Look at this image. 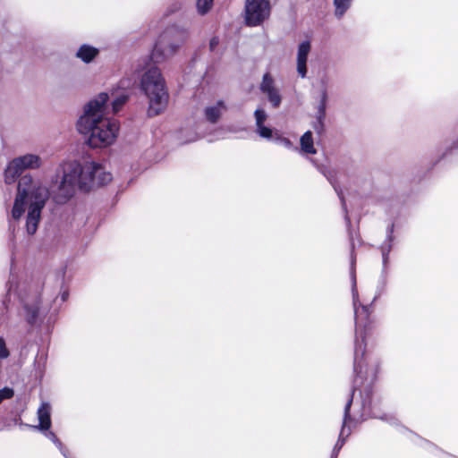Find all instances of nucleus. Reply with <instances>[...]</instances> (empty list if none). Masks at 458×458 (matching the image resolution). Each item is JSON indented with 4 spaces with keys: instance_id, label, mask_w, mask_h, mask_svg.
<instances>
[{
    "instance_id": "28",
    "label": "nucleus",
    "mask_w": 458,
    "mask_h": 458,
    "mask_svg": "<svg viewBox=\"0 0 458 458\" xmlns=\"http://www.w3.org/2000/svg\"><path fill=\"white\" fill-rule=\"evenodd\" d=\"M46 437L47 438H49L61 450V452L64 454V456H66V454L63 450L62 443L59 441V439L57 438V437L55 436V434L54 432L47 431L46 433Z\"/></svg>"
},
{
    "instance_id": "19",
    "label": "nucleus",
    "mask_w": 458,
    "mask_h": 458,
    "mask_svg": "<svg viewBox=\"0 0 458 458\" xmlns=\"http://www.w3.org/2000/svg\"><path fill=\"white\" fill-rule=\"evenodd\" d=\"M24 317L26 320L32 324L37 320V318L38 316L39 307H38V301H37L35 304L30 306L28 303L24 305Z\"/></svg>"
},
{
    "instance_id": "25",
    "label": "nucleus",
    "mask_w": 458,
    "mask_h": 458,
    "mask_svg": "<svg viewBox=\"0 0 458 458\" xmlns=\"http://www.w3.org/2000/svg\"><path fill=\"white\" fill-rule=\"evenodd\" d=\"M214 0H197V10L200 14H206L212 7Z\"/></svg>"
},
{
    "instance_id": "23",
    "label": "nucleus",
    "mask_w": 458,
    "mask_h": 458,
    "mask_svg": "<svg viewBox=\"0 0 458 458\" xmlns=\"http://www.w3.org/2000/svg\"><path fill=\"white\" fill-rule=\"evenodd\" d=\"M129 96L124 92L118 94L112 102L113 112L117 113L128 100Z\"/></svg>"
},
{
    "instance_id": "15",
    "label": "nucleus",
    "mask_w": 458,
    "mask_h": 458,
    "mask_svg": "<svg viewBox=\"0 0 458 458\" xmlns=\"http://www.w3.org/2000/svg\"><path fill=\"white\" fill-rule=\"evenodd\" d=\"M349 406H350V403L346 407L345 416H344V424L342 425V428H341V431H340L337 442H336V444L335 445V446L333 448V451H332L330 458H337L340 450L342 449V447L344 446V445L345 443V438H344V435L345 434V431H346V424H347V422H348V420L350 419Z\"/></svg>"
},
{
    "instance_id": "6",
    "label": "nucleus",
    "mask_w": 458,
    "mask_h": 458,
    "mask_svg": "<svg viewBox=\"0 0 458 458\" xmlns=\"http://www.w3.org/2000/svg\"><path fill=\"white\" fill-rule=\"evenodd\" d=\"M269 0H246L245 22L249 26H259L270 16Z\"/></svg>"
},
{
    "instance_id": "16",
    "label": "nucleus",
    "mask_w": 458,
    "mask_h": 458,
    "mask_svg": "<svg viewBox=\"0 0 458 458\" xmlns=\"http://www.w3.org/2000/svg\"><path fill=\"white\" fill-rule=\"evenodd\" d=\"M301 151L305 154L314 155L317 149L314 147V140L312 132L310 131H305L300 139Z\"/></svg>"
},
{
    "instance_id": "8",
    "label": "nucleus",
    "mask_w": 458,
    "mask_h": 458,
    "mask_svg": "<svg viewBox=\"0 0 458 458\" xmlns=\"http://www.w3.org/2000/svg\"><path fill=\"white\" fill-rule=\"evenodd\" d=\"M311 45L309 40H304L298 46L297 72L301 78H305L307 76V61Z\"/></svg>"
},
{
    "instance_id": "10",
    "label": "nucleus",
    "mask_w": 458,
    "mask_h": 458,
    "mask_svg": "<svg viewBox=\"0 0 458 458\" xmlns=\"http://www.w3.org/2000/svg\"><path fill=\"white\" fill-rule=\"evenodd\" d=\"M14 165L23 172L24 170H36L41 167L43 161L40 156L28 153L13 159Z\"/></svg>"
},
{
    "instance_id": "18",
    "label": "nucleus",
    "mask_w": 458,
    "mask_h": 458,
    "mask_svg": "<svg viewBox=\"0 0 458 458\" xmlns=\"http://www.w3.org/2000/svg\"><path fill=\"white\" fill-rule=\"evenodd\" d=\"M19 166L14 165L13 159L9 163L4 172V181L6 183L13 182L16 178L21 174Z\"/></svg>"
},
{
    "instance_id": "24",
    "label": "nucleus",
    "mask_w": 458,
    "mask_h": 458,
    "mask_svg": "<svg viewBox=\"0 0 458 458\" xmlns=\"http://www.w3.org/2000/svg\"><path fill=\"white\" fill-rule=\"evenodd\" d=\"M386 276H387V268L386 269L385 273H383V271L381 272V276L379 278L378 284L377 287V293H376V295H375L373 301L377 299L385 291V289L386 287V284H387Z\"/></svg>"
},
{
    "instance_id": "12",
    "label": "nucleus",
    "mask_w": 458,
    "mask_h": 458,
    "mask_svg": "<svg viewBox=\"0 0 458 458\" xmlns=\"http://www.w3.org/2000/svg\"><path fill=\"white\" fill-rule=\"evenodd\" d=\"M227 110L224 100H218L215 105L207 106L204 111L206 120L210 123H216L223 113Z\"/></svg>"
},
{
    "instance_id": "11",
    "label": "nucleus",
    "mask_w": 458,
    "mask_h": 458,
    "mask_svg": "<svg viewBox=\"0 0 458 458\" xmlns=\"http://www.w3.org/2000/svg\"><path fill=\"white\" fill-rule=\"evenodd\" d=\"M394 224L391 223L386 228V240L380 246V250H381V255H382L383 273L386 272V269L388 267L389 254L392 250L393 243L394 241Z\"/></svg>"
},
{
    "instance_id": "3",
    "label": "nucleus",
    "mask_w": 458,
    "mask_h": 458,
    "mask_svg": "<svg viewBox=\"0 0 458 458\" xmlns=\"http://www.w3.org/2000/svg\"><path fill=\"white\" fill-rule=\"evenodd\" d=\"M108 98V95L102 92L90 99L84 105L76 123L80 133L89 135L88 144L93 148L113 145L119 134V123L106 116Z\"/></svg>"
},
{
    "instance_id": "5",
    "label": "nucleus",
    "mask_w": 458,
    "mask_h": 458,
    "mask_svg": "<svg viewBox=\"0 0 458 458\" xmlns=\"http://www.w3.org/2000/svg\"><path fill=\"white\" fill-rule=\"evenodd\" d=\"M140 89L148 98V115L154 116L163 112L168 104L169 94L158 68L151 67L143 73Z\"/></svg>"
},
{
    "instance_id": "7",
    "label": "nucleus",
    "mask_w": 458,
    "mask_h": 458,
    "mask_svg": "<svg viewBox=\"0 0 458 458\" xmlns=\"http://www.w3.org/2000/svg\"><path fill=\"white\" fill-rule=\"evenodd\" d=\"M328 102L317 101L314 105L315 121L312 123V128L318 135H322L326 129L327 110Z\"/></svg>"
},
{
    "instance_id": "34",
    "label": "nucleus",
    "mask_w": 458,
    "mask_h": 458,
    "mask_svg": "<svg viewBox=\"0 0 458 458\" xmlns=\"http://www.w3.org/2000/svg\"><path fill=\"white\" fill-rule=\"evenodd\" d=\"M452 148H458V140L456 142H454Z\"/></svg>"
},
{
    "instance_id": "2",
    "label": "nucleus",
    "mask_w": 458,
    "mask_h": 458,
    "mask_svg": "<svg viewBox=\"0 0 458 458\" xmlns=\"http://www.w3.org/2000/svg\"><path fill=\"white\" fill-rule=\"evenodd\" d=\"M56 186L52 198L56 203H65L74 196L77 190L88 191L95 186H102L112 181V174L94 161L82 165L76 161L64 162L57 169Z\"/></svg>"
},
{
    "instance_id": "17",
    "label": "nucleus",
    "mask_w": 458,
    "mask_h": 458,
    "mask_svg": "<svg viewBox=\"0 0 458 458\" xmlns=\"http://www.w3.org/2000/svg\"><path fill=\"white\" fill-rule=\"evenodd\" d=\"M352 0H334L335 6L334 15L336 19H342L346 12L351 8Z\"/></svg>"
},
{
    "instance_id": "21",
    "label": "nucleus",
    "mask_w": 458,
    "mask_h": 458,
    "mask_svg": "<svg viewBox=\"0 0 458 458\" xmlns=\"http://www.w3.org/2000/svg\"><path fill=\"white\" fill-rule=\"evenodd\" d=\"M264 94L267 96V100L274 108H277L280 106L282 103V96L280 95L278 89H273L271 90L267 91Z\"/></svg>"
},
{
    "instance_id": "22",
    "label": "nucleus",
    "mask_w": 458,
    "mask_h": 458,
    "mask_svg": "<svg viewBox=\"0 0 458 458\" xmlns=\"http://www.w3.org/2000/svg\"><path fill=\"white\" fill-rule=\"evenodd\" d=\"M259 89L263 94L268 90L276 89L275 81L269 72H266L263 75Z\"/></svg>"
},
{
    "instance_id": "14",
    "label": "nucleus",
    "mask_w": 458,
    "mask_h": 458,
    "mask_svg": "<svg viewBox=\"0 0 458 458\" xmlns=\"http://www.w3.org/2000/svg\"><path fill=\"white\" fill-rule=\"evenodd\" d=\"M98 54L99 50L97 47L88 44H83L78 48L75 56L83 63L89 64L98 55Z\"/></svg>"
},
{
    "instance_id": "13",
    "label": "nucleus",
    "mask_w": 458,
    "mask_h": 458,
    "mask_svg": "<svg viewBox=\"0 0 458 458\" xmlns=\"http://www.w3.org/2000/svg\"><path fill=\"white\" fill-rule=\"evenodd\" d=\"M37 414L39 424L33 426V428L39 430H48L51 427V405L48 403H42Z\"/></svg>"
},
{
    "instance_id": "32",
    "label": "nucleus",
    "mask_w": 458,
    "mask_h": 458,
    "mask_svg": "<svg viewBox=\"0 0 458 458\" xmlns=\"http://www.w3.org/2000/svg\"><path fill=\"white\" fill-rule=\"evenodd\" d=\"M219 44V38L217 37H213L209 41V49L210 51H214L216 47Z\"/></svg>"
},
{
    "instance_id": "20",
    "label": "nucleus",
    "mask_w": 458,
    "mask_h": 458,
    "mask_svg": "<svg viewBox=\"0 0 458 458\" xmlns=\"http://www.w3.org/2000/svg\"><path fill=\"white\" fill-rule=\"evenodd\" d=\"M323 174H325V176L327 178V180L329 181V182L332 184V186L334 187L337 196L339 197L341 202H342V207H343V209L344 211L345 212V221L347 223L348 225H350L351 224V221H350V218L347 215V210H346V205H345V201H344V194H343V191L342 190L335 184V181L332 179V176L330 174H326L325 172H323Z\"/></svg>"
},
{
    "instance_id": "29",
    "label": "nucleus",
    "mask_w": 458,
    "mask_h": 458,
    "mask_svg": "<svg viewBox=\"0 0 458 458\" xmlns=\"http://www.w3.org/2000/svg\"><path fill=\"white\" fill-rule=\"evenodd\" d=\"M317 101H322V102H328L329 101V92L328 89H318V96L316 98Z\"/></svg>"
},
{
    "instance_id": "31",
    "label": "nucleus",
    "mask_w": 458,
    "mask_h": 458,
    "mask_svg": "<svg viewBox=\"0 0 458 458\" xmlns=\"http://www.w3.org/2000/svg\"><path fill=\"white\" fill-rule=\"evenodd\" d=\"M9 356V351L6 348L5 342L0 338V359H5Z\"/></svg>"
},
{
    "instance_id": "4",
    "label": "nucleus",
    "mask_w": 458,
    "mask_h": 458,
    "mask_svg": "<svg viewBox=\"0 0 458 458\" xmlns=\"http://www.w3.org/2000/svg\"><path fill=\"white\" fill-rule=\"evenodd\" d=\"M50 195L48 187L39 177L25 174L19 179L11 214L13 219L18 220L27 211L28 234L33 235L37 232L42 210Z\"/></svg>"
},
{
    "instance_id": "30",
    "label": "nucleus",
    "mask_w": 458,
    "mask_h": 458,
    "mask_svg": "<svg viewBox=\"0 0 458 458\" xmlns=\"http://www.w3.org/2000/svg\"><path fill=\"white\" fill-rule=\"evenodd\" d=\"M328 88H329V78H328V76L327 74H324L318 80V89H328Z\"/></svg>"
},
{
    "instance_id": "1",
    "label": "nucleus",
    "mask_w": 458,
    "mask_h": 458,
    "mask_svg": "<svg viewBox=\"0 0 458 458\" xmlns=\"http://www.w3.org/2000/svg\"><path fill=\"white\" fill-rule=\"evenodd\" d=\"M351 241V279H352V293L353 299V307L356 323V339L354 346L353 370L355 377L352 388V393L348 398L344 409V417L347 405L349 406L350 419L346 424V431L344 435L345 440L352 433V426L365 420L367 418L378 419L387 422L391 426H399L398 419L389 413L383 412L372 406L371 402V386L377 378L378 371V361L376 357L366 352L365 338L368 334V326L364 325L363 332H360V327L363 320H367L369 314V306L360 305L357 307L359 301L358 291L356 287V274L354 255V242L352 233L349 232ZM344 418L343 419V420Z\"/></svg>"
},
{
    "instance_id": "27",
    "label": "nucleus",
    "mask_w": 458,
    "mask_h": 458,
    "mask_svg": "<svg viewBox=\"0 0 458 458\" xmlns=\"http://www.w3.org/2000/svg\"><path fill=\"white\" fill-rule=\"evenodd\" d=\"M13 394H14V391L13 388L6 386V387L0 389V403L5 399L12 398L13 396Z\"/></svg>"
},
{
    "instance_id": "35",
    "label": "nucleus",
    "mask_w": 458,
    "mask_h": 458,
    "mask_svg": "<svg viewBox=\"0 0 458 458\" xmlns=\"http://www.w3.org/2000/svg\"><path fill=\"white\" fill-rule=\"evenodd\" d=\"M173 33H174V36L175 35V33H177V29H175V27H174V26Z\"/></svg>"
},
{
    "instance_id": "9",
    "label": "nucleus",
    "mask_w": 458,
    "mask_h": 458,
    "mask_svg": "<svg viewBox=\"0 0 458 458\" xmlns=\"http://www.w3.org/2000/svg\"><path fill=\"white\" fill-rule=\"evenodd\" d=\"M254 118L256 133L263 139L271 140L273 138V131L265 125V122L267 119V112L263 108L259 107L254 111Z\"/></svg>"
},
{
    "instance_id": "33",
    "label": "nucleus",
    "mask_w": 458,
    "mask_h": 458,
    "mask_svg": "<svg viewBox=\"0 0 458 458\" xmlns=\"http://www.w3.org/2000/svg\"><path fill=\"white\" fill-rule=\"evenodd\" d=\"M158 52H162V53H163V50H162V48H161L160 41H159V42H157V43L156 44V46H155V49H154V53H155V55H156L157 53H158Z\"/></svg>"
},
{
    "instance_id": "26",
    "label": "nucleus",
    "mask_w": 458,
    "mask_h": 458,
    "mask_svg": "<svg viewBox=\"0 0 458 458\" xmlns=\"http://www.w3.org/2000/svg\"><path fill=\"white\" fill-rule=\"evenodd\" d=\"M274 140L276 143L284 146L287 149L293 148V144L288 138L277 135Z\"/></svg>"
}]
</instances>
